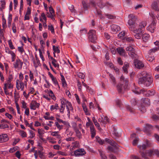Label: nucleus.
Masks as SVG:
<instances>
[{
	"instance_id": "obj_1",
	"label": "nucleus",
	"mask_w": 159,
	"mask_h": 159,
	"mask_svg": "<svg viewBox=\"0 0 159 159\" xmlns=\"http://www.w3.org/2000/svg\"><path fill=\"white\" fill-rule=\"evenodd\" d=\"M140 77L138 81L139 85L143 84L146 87H149L153 81V78L152 76L146 71H143L138 74Z\"/></svg>"
},
{
	"instance_id": "obj_2",
	"label": "nucleus",
	"mask_w": 159,
	"mask_h": 159,
	"mask_svg": "<svg viewBox=\"0 0 159 159\" xmlns=\"http://www.w3.org/2000/svg\"><path fill=\"white\" fill-rule=\"evenodd\" d=\"M128 17L129 19L128 20V24L130 30L134 31L135 32H137L139 31V30L137 29V24L136 21L137 18V16L133 14H130L128 15Z\"/></svg>"
},
{
	"instance_id": "obj_3",
	"label": "nucleus",
	"mask_w": 159,
	"mask_h": 159,
	"mask_svg": "<svg viewBox=\"0 0 159 159\" xmlns=\"http://www.w3.org/2000/svg\"><path fill=\"white\" fill-rule=\"evenodd\" d=\"M132 91L134 93L138 94L143 93L144 95L147 97L153 96L155 93V91L153 89L146 91L143 89L140 90L139 88H135V89H133Z\"/></svg>"
},
{
	"instance_id": "obj_4",
	"label": "nucleus",
	"mask_w": 159,
	"mask_h": 159,
	"mask_svg": "<svg viewBox=\"0 0 159 159\" xmlns=\"http://www.w3.org/2000/svg\"><path fill=\"white\" fill-rule=\"evenodd\" d=\"M105 0H96V2L93 0L91 1V3L93 5H95L96 2L98 6L100 8H102L105 6L107 7L108 8L113 7L112 4L109 2H107L106 3Z\"/></svg>"
},
{
	"instance_id": "obj_5",
	"label": "nucleus",
	"mask_w": 159,
	"mask_h": 159,
	"mask_svg": "<svg viewBox=\"0 0 159 159\" xmlns=\"http://www.w3.org/2000/svg\"><path fill=\"white\" fill-rule=\"evenodd\" d=\"M105 141L109 143L112 146L108 147L107 149L109 151L113 152L114 151L115 148H118V145L112 139L106 138Z\"/></svg>"
},
{
	"instance_id": "obj_6",
	"label": "nucleus",
	"mask_w": 159,
	"mask_h": 159,
	"mask_svg": "<svg viewBox=\"0 0 159 159\" xmlns=\"http://www.w3.org/2000/svg\"><path fill=\"white\" fill-rule=\"evenodd\" d=\"M88 37L89 41L94 43L97 39L96 31L94 30H91L88 32Z\"/></svg>"
},
{
	"instance_id": "obj_7",
	"label": "nucleus",
	"mask_w": 159,
	"mask_h": 159,
	"mask_svg": "<svg viewBox=\"0 0 159 159\" xmlns=\"http://www.w3.org/2000/svg\"><path fill=\"white\" fill-rule=\"evenodd\" d=\"M23 65V61L18 57H17L13 64L14 68L19 70L21 69Z\"/></svg>"
},
{
	"instance_id": "obj_8",
	"label": "nucleus",
	"mask_w": 159,
	"mask_h": 159,
	"mask_svg": "<svg viewBox=\"0 0 159 159\" xmlns=\"http://www.w3.org/2000/svg\"><path fill=\"white\" fill-rule=\"evenodd\" d=\"M16 87L18 90L21 89V91L24 90L25 87H27V83L26 81H23L17 82L16 81Z\"/></svg>"
},
{
	"instance_id": "obj_9",
	"label": "nucleus",
	"mask_w": 159,
	"mask_h": 159,
	"mask_svg": "<svg viewBox=\"0 0 159 159\" xmlns=\"http://www.w3.org/2000/svg\"><path fill=\"white\" fill-rule=\"evenodd\" d=\"M126 51H129V55L132 58L135 57L136 54L134 49L132 47L129 46L126 48Z\"/></svg>"
},
{
	"instance_id": "obj_10",
	"label": "nucleus",
	"mask_w": 159,
	"mask_h": 159,
	"mask_svg": "<svg viewBox=\"0 0 159 159\" xmlns=\"http://www.w3.org/2000/svg\"><path fill=\"white\" fill-rule=\"evenodd\" d=\"M86 153L85 150L82 148H78L74 151V154L75 157L83 156Z\"/></svg>"
},
{
	"instance_id": "obj_11",
	"label": "nucleus",
	"mask_w": 159,
	"mask_h": 159,
	"mask_svg": "<svg viewBox=\"0 0 159 159\" xmlns=\"http://www.w3.org/2000/svg\"><path fill=\"white\" fill-rule=\"evenodd\" d=\"M153 151L151 150L146 151L145 153L140 151V154L143 158L148 159L147 156H151L153 154Z\"/></svg>"
},
{
	"instance_id": "obj_12",
	"label": "nucleus",
	"mask_w": 159,
	"mask_h": 159,
	"mask_svg": "<svg viewBox=\"0 0 159 159\" xmlns=\"http://www.w3.org/2000/svg\"><path fill=\"white\" fill-rule=\"evenodd\" d=\"M40 106V103H37L35 100H32L30 104V109L34 110H36L37 108L39 109Z\"/></svg>"
},
{
	"instance_id": "obj_13",
	"label": "nucleus",
	"mask_w": 159,
	"mask_h": 159,
	"mask_svg": "<svg viewBox=\"0 0 159 159\" xmlns=\"http://www.w3.org/2000/svg\"><path fill=\"white\" fill-rule=\"evenodd\" d=\"M134 64L135 67L141 69L144 67V65L143 62L138 59L134 61Z\"/></svg>"
},
{
	"instance_id": "obj_14",
	"label": "nucleus",
	"mask_w": 159,
	"mask_h": 159,
	"mask_svg": "<svg viewBox=\"0 0 159 159\" xmlns=\"http://www.w3.org/2000/svg\"><path fill=\"white\" fill-rule=\"evenodd\" d=\"M13 88V85L10 83L7 82L4 84L3 89L4 92L8 90H11Z\"/></svg>"
},
{
	"instance_id": "obj_15",
	"label": "nucleus",
	"mask_w": 159,
	"mask_h": 159,
	"mask_svg": "<svg viewBox=\"0 0 159 159\" xmlns=\"http://www.w3.org/2000/svg\"><path fill=\"white\" fill-rule=\"evenodd\" d=\"M156 22L153 20L151 24L147 27V30L152 33L154 32Z\"/></svg>"
},
{
	"instance_id": "obj_16",
	"label": "nucleus",
	"mask_w": 159,
	"mask_h": 159,
	"mask_svg": "<svg viewBox=\"0 0 159 159\" xmlns=\"http://www.w3.org/2000/svg\"><path fill=\"white\" fill-rule=\"evenodd\" d=\"M109 119L107 116H105L102 115L100 116V117L98 119V122L102 123L103 124H105L108 122Z\"/></svg>"
},
{
	"instance_id": "obj_17",
	"label": "nucleus",
	"mask_w": 159,
	"mask_h": 159,
	"mask_svg": "<svg viewBox=\"0 0 159 159\" xmlns=\"http://www.w3.org/2000/svg\"><path fill=\"white\" fill-rule=\"evenodd\" d=\"M111 32L114 34H116L120 29V27L116 25H111Z\"/></svg>"
},
{
	"instance_id": "obj_18",
	"label": "nucleus",
	"mask_w": 159,
	"mask_h": 159,
	"mask_svg": "<svg viewBox=\"0 0 159 159\" xmlns=\"http://www.w3.org/2000/svg\"><path fill=\"white\" fill-rule=\"evenodd\" d=\"M116 50L120 55L123 56L125 57L127 56V55L125 53V50L123 48L121 47L118 48L116 49Z\"/></svg>"
},
{
	"instance_id": "obj_19",
	"label": "nucleus",
	"mask_w": 159,
	"mask_h": 159,
	"mask_svg": "<svg viewBox=\"0 0 159 159\" xmlns=\"http://www.w3.org/2000/svg\"><path fill=\"white\" fill-rule=\"evenodd\" d=\"M66 108L67 109L68 112L67 115L69 116L70 114V111H72L73 110V107L72 106V104L69 101L67 102L66 105Z\"/></svg>"
},
{
	"instance_id": "obj_20",
	"label": "nucleus",
	"mask_w": 159,
	"mask_h": 159,
	"mask_svg": "<svg viewBox=\"0 0 159 159\" xmlns=\"http://www.w3.org/2000/svg\"><path fill=\"white\" fill-rule=\"evenodd\" d=\"M9 140L8 136L6 134H2L0 135V143L7 141Z\"/></svg>"
},
{
	"instance_id": "obj_21",
	"label": "nucleus",
	"mask_w": 159,
	"mask_h": 159,
	"mask_svg": "<svg viewBox=\"0 0 159 159\" xmlns=\"http://www.w3.org/2000/svg\"><path fill=\"white\" fill-rule=\"evenodd\" d=\"M152 8L157 11H159V1H154L151 5Z\"/></svg>"
},
{
	"instance_id": "obj_22",
	"label": "nucleus",
	"mask_w": 159,
	"mask_h": 159,
	"mask_svg": "<svg viewBox=\"0 0 159 159\" xmlns=\"http://www.w3.org/2000/svg\"><path fill=\"white\" fill-rule=\"evenodd\" d=\"M149 146V142L148 141H146L145 144H143L142 145H139L138 147L140 149L139 152H140V151L142 152V150L145 149Z\"/></svg>"
},
{
	"instance_id": "obj_23",
	"label": "nucleus",
	"mask_w": 159,
	"mask_h": 159,
	"mask_svg": "<svg viewBox=\"0 0 159 159\" xmlns=\"http://www.w3.org/2000/svg\"><path fill=\"white\" fill-rule=\"evenodd\" d=\"M91 137L93 138L96 135V130L93 125H92L90 127Z\"/></svg>"
},
{
	"instance_id": "obj_24",
	"label": "nucleus",
	"mask_w": 159,
	"mask_h": 159,
	"mask_svg": "<svg viewBox=\"0 0 159 159\" xmlns=\"http://www.w3.org/2000/svg\"><path fill=\"white\" fill-rule=\"evenodd\" d=\"M32 61L34 63V66L35 67L37 68L39 66H41L40 61L39 60H35L33 56H32Z\"/></svg>"
},
{
	"instance_id": "obj_25",
	"label": "nucleus",
	"mask_w": 159,
	"mask_h": 159,
	"mask_svg": "<svg viewBox=\"0 0 159 159\" xmlns=\"http://www.w3.org/2000/svg\"><path fill=\"white\" fill-rule=\"evenodd\" d=\"M48 75L51 78L52 81L53 83L55 85H58V82L56 78L54 77L53 75L50 72H48Z\"/></svg>"
},
{
	"instance_id": "obj_26",
	"label": "nucleus",
	"mask_w": 159,
	"mask_h": 159,
	"mask_svg": "<svg viewBox=\"0 0 159 159\" xmlns=\"http://www.w3.org/2000/svg\"><path fill=\"white\" fill-rule=\"evenodd\" d=\"M146 25V23L143 21H142L139 23L138 25H137V29H139L142 31V29L144 28Z\"/></svg>"
},
{
	"instance_id": "obj_27",
	"label": "nucleus",
	"mask_w": 159,
	"mask_h": 159,
	"mask_svg": "<svg viewBox=\"0 0 159 159\" xmlns=\"http://www.w3.org/2000/svg\"><path fill=\"white\" fill-rule=\"evenodd\" d=\"M139 31H138L137 32H135L134 31H133L134 33H135L134 35L135 37L138 39H139L141 38L142 36V31L141 30H139V29H138Z\"/></svg>"
},
{
	"instance_id": "obj_28",
	"label": "nucleus",
	"mask_w": 159,
	"mask_h": 159,
	"mask_svg": "<svg viewBox=\"0 0 159 159\" xmlns=\"http://www.w3.org/2000/svg\"><path fill=\"white\" fill-rule=\"evenodd\" d=\"M51 60L52 61V63L55 67L59 68V64L57 63V61L54 58L52 57H50Z\"/></svg>"
},
{
	"instance_id": "obj_29",
	"label": "nucleus",
	"mask_w": 159,
	"mask_h": 159,
	"mask_svg": "<svg viewBox=\"0 0 159 159\" xmlns=\"http://www.w3.org/2000/svg\"><path fill=\"white\" fill-rule=\"evenodd\" d=\"M153 129V126L149 124H147L145 128L144 131L146 132H149Z\"/></svg>"
},
{
	"instance_id": "obj_30",
	"label": "nucleus",
	"mask_w": 159,
	"mask_h": 159,
	"mask_svg": "<svg viewBox=\"0 0 159 159\" xmlns=\"http://www.w3.org/2000/svg\"><path fill=\"white\" fill-rule=\"evenodd\" d=\"M6 2L4 0H1L0 1V10L2 11L3 10L6 8Z\"/></svg>"
},
{
	"instance_id": "obj_31",
	"label": "nucleus",
	"mask_w": 159,
	"mask_h": 159,
	"mask_svg": "<svg viewBox=\"0 0 159 159\" xmlns=\"http://www.w3.org/2000/svg\"><path fill=\"white\" fill-rule=\"evenodd\" d=\"M129 66L128 63L127 62H125L124 65L122 67L124 72L127 73L128 72V69Z\"/></svg>"
},
{
	"instance_id": "obj_32",
	"label": "nucleus",
	"mask_w": 159,
	"mask_h": 159,
	"mask_svg": "<svg viewBox=\"0 0 159 159\" xmlns=\"http://www.w3.org/2000/svg\"><path fill=\"white\" fill-rule=\"evenodd\" d=\"M142 101L145 106H149L150 104V100L148 98L143 99Z\"/></svg>"
},
{
	"instance_id": "obj_33",
	"label": "nucleus",
	"mask_w": 159,
	"mask_h": 159,
	"mask_svg": "<svg viewBox=\"0 0 159 159\" xmlns=\"http://www.w3.org/2000/svg\"><path fill=\"white\" fill-rule=\"evenodd\" d=\"M109 76L110 78V80L111 83L114 85L116 84V81L115 77L111 74H110Z\"/></svg>"
},
{
	"instance_id": "obj_34",
	"label": "nucleus",
	"mask_w": 159,
	"mask_h": 159,
	"mask_svg": "<svg viewBox=\"0 0 159 159\" xmlns=\"http://www.w3.org/2000/svg\"><path fill=\"white\" fill-rule=\"evenodd\" d=\"M51 134L53 136L56 137L58 139H60L61 138V135L59 134V132L58 131L53 132Z\"/></svg>"
},
{
	"instance_id": "obj_35",
	"label": "nucleus",
	"mask_w": 159,
	"mask_h": 159,
	"mask_svg": "<svg viewBox=\"0 0 159 159\" xmlns=\"http://www.w3.org/2000/svg\"><path fill=\"white\" fill-rule=\"evenodd\" d=\"M82 107L84 112L85 113L86 115H90V113L89 112L87 106L84 102L82 104Z\"/></svg>"
},
{
	"instance_id": "obj_36",
	"label": "nucleus",
	"mask_w": 159,
	"mask_h": 159,
	"mask_svg": "<svg viewBox=\"0 0 159 159\" xmlns=\"http://www.w3.org/2000/svg\"><path fill=\"white\" fill-rule=\"evenodd\" d=\"M40 20L42 22H43V20L45 22H46L47 18L45 15L44 13L43 12L41 13V16L39 17Z\"/></svg>"
},
{
	"instance_id": "obj_37",
	"label": "nucleus",
	"mask_w": 159,
	"mask_h": 159,
	"mask_svg": "<svg viewBox=\"0 0 159 159\" xmlns=\"http://www.w3.org/2000/svg\"><path fill=\"white\" fill-rule=\"evenodd\" d=\"M14 97L15 102H18L19 101V98H20V96L19 93H16V91H15L14 93Z\"/></svg>"
},
{
	"instance_id": "obj_38",
	"label": "nucleus",
	"mask_w": 159,
	"mask_h": 159,
	"mask_svg": "<svg viewBox=\"0 0 159 159\" xmlns=\"http://www.w3.org/2000/svg\"><path fill=\"white\" fill-rule=\"evenodd\" d=\"M83 85L87 89V91H89L91 93H93V90L88 86L85 83H84L83 81L82 82Z\"/></svg>"
},
{
	"instance_id": "obj_39",
	"label": "nucleus",
	"mask_w": 159,
	"mask_h": 159,
	"mask_svg": "<svg viewBox=\"0 0 159 159\" xmlns=\"http://www.w3.org/2000/svg\"><path fill=\"white\" fill-rule=\"evenodd\" d=\"M149 35L146 33L142 35V39L144 42L147 41L149 38Z\"/></svg>"
},
{
	"instance_id": "obj_40",
	"label": "nucleus",
	"mask_w": 159,
	"mask_h": 159,
	"mask_svg": "<svg viewBox=\"0 0 159 159\" xmlns=\"http://www.w3.org/2000/svg\"><path fill=\"white\" fill-rule=\"evenodd\" d=\"M112 134L113 137L115 139L117 137H119L120 136L119 134L117 132L115 128L114 129V130L113 131Z\"/></svg>"
},
{
	"instance_id": "obj_41",
	"label": "nucleus",
	"mask_w": 159,
	"mask_h": 159,
	"mask_svg": "<svg viewBox=\"0 0 159 159\" xmlns=\"http://www.w3.org/2000/svg\"><path fill=\"white\" fill-rule=\"evenodd\" d=\"M12 29L13 31V32L14 33H16V24L15 22V20L14 22L12 23Z\"/></svg>"
},
{
	"instance_id": "obj_42",
	"label": "nucleus",
	"mask_w": 159,
	"mask_h": 159,
	"mask_svg": "<svg viewBox=\"0 0 159 159\" xmlns=\"http://www.w3.org/2000/svg\"><path fill=\"white\" fill-rule=\"evenodd\" d=\"M24 75L22 72H20V73L19 75V79L17 80L16 81L19 82L23 81L24 79Z\"/></svg>"
},
{
	"instance_id": "obj_43",
	"label": "nucleus",
	"mask_w": 159,
	"mask_h": 159,
	"mask_svg": "<svg viewBox=\"0 0 159 159\" xmlns=\"http://www.w3.org/2000/svg\"><path fill=\"white\" fill-rule=\"evenodd\" d=\"M2 27L3 28L5 29L7 27V25L6 20L4 17H2Z\"/></svg>"
},
{
	"instance_id": "obj_44",
	"label": "nucleus",
	"mask_w": 159,
	"mask_h": 159,
	"mask_svg": "<svg viewBox=\"0 0 159 159\" xmlns=\"http://www.w3.org/2000/svg\"><path fill=\"white\" fill-rule=\"evenodd\" d=\"M124 88L123 84H118L117 86L118 91L119 93H121Z\"/></svg>"
},
{
	"instance_id": "obj_45",
	"label": "nucleus",
	"mask_w": 159,
	"mask_h": 159,
	"mask_svg": "<svg viewBox=\"0 0 159 159\" xmlns=\"http://www.w3.org/2000/svg\"><path fill=\"white\" fill-rule=\"evenodd\" d=\"M120 80L122 82L124 83L125 85L126 84L128 81V80L126 78L125 79L123 75L121 76Z\"/></svg>"
},
{
	"instance_id": "obj_46",
	"label": "nucleus",
	"mask_w": 159,
	"mask_h": 159,
	"mask_svg": "<svg viewBox=\"0 0 159 159\" xmlns=\"http://www.w3.org/2000/svg\"><path fill=\"white\" fill-rule=\"evenodd\" d=\"M55 125L56 126L57 129L60 130L63 128V126L62 125H60V123L57 121L55 123Z\"/></svg>"
},
{
	"instance_id": "obj_47",
	"label": "nucleus",
	"mask_w": 159,
	"mask_h": 159,
	"mask_svg": "<svg viewBox=\"0 0 159 159\" xmlns=\"http://www.w3.org/2000/svg\"><path fill=\"white\" fill-rule=\"evenodd\" d=\"M74 130L76 133V136L77 137L79 138H81V132L79 130V129L77 128H75Z\"/></svg>"
},
{
	"instance_id": "obj_48",
	"label": "nucleus",
	"mask_w": 159,
	"mask_h": 159,
	"mask_svg": "<svg viewBox=\"0 0 159 159\" xmlns=\"http://www.w3.org/2000/svg\"><path fill=\"white\" fill-rule=\"evenodd\" d=\"M49 96L51 97L54 100H55L56 99V98L55 96V95L52 90H49V92L48 93Z\"/></svg>"
},
{
	"instance_id": "obj_49",
	"label": "nucleus",
	"mask_w": 159,
	"mask_h": 159,
	"mask_svg": "<svg viewBox=\"0 0 159 159\" xmlns=\"http://www.w3.org/2000/svg\"><path fill=\"white\" fill-rule=\"evenodd\" d=\"M59 108V107L58 106V104L57 103H56L54 105H52L50 107V110L52 111L54 109H57Z\"/></svg>"
},
{
	"instance_id": "obj_50",
	"label": "nucleus",
	"mask_w": 159,
	"mask_h": 159,
	"mask_svg": "<svg viewBox=\"0 0 159 159\" xmlns=\"http://www.w3.org/2000/svg\"><path fill=\"white\" fill-rule=\"evenodd\" d=\"M52 49L54 52L59 53L60 52V51L58 48V47L55 46L54 45L52 46Z\"/></svg>"
},
{
	"instance_id": "obj_51",
	"label": "nucleus",
	"mask_w": 159,
	"mask_h": 159,
	"mask_svg": "<svg viewBox=\"0 0 159 159\" xmlns=\"http://www.w3.org/2000/svg\"><path fill=\"white\" fill-rule=\"evenodd\" d=\"M99 152L102 159H107V157L106 156L105 154L103 153V152L101 150H99Z\"/></svg>"
},
{
	"instance_id": "obj_52",
	"label": "nucleus",
	"mask_w": 159,
	"mask_h": 159,
	"mask_svg": "<svg viewBox=\"0 0 159 159\" xmlns=\"http://www.w3.org/2000/svg\"><path fill=\"white\" fill-rule=\"evenodd\" d=\"M39 157L41 159H45V157L44 154V153L43 152H41L39 150Z\"/></svg>"
},
{
	"instance_id": "obj_53",
	"label": "nucleus",
	"mask_w": 159,
	"mask_h": 159,
	"mask_svg": "<svg viewBox=\"0 0 159 159\" xmlns=\"http://www.w3.org/2000/svg\"><path fill=\"white\" fill-rule=\"evenodd\" d=\"M146 60L150 62H152L154 60V58L153 57L150 56H146Z\"/></svg>"
},
{
	"instance_id": "obj_54",
	"label": "nucleus",
	"mask_w": 159,
	"mask_h": 159,
	"mask_svg": "<svg viewBox=\"0 0 159 159\" xmlns=\"http://www.w3.org/2000/svg\"><path fill=\"white\" fill-rule=\"evenodd\" d=\"M8 44L9 45V47L11 49H14L15 48L13 45L12 43L11 40H8Z\"/></svg>"
},
{
	"instance_id": "obj_55",
	"label": "nucleus",
	"mask_w": 159,
	"mask_h": 159,
	"mask_svg": "<svg viewBox=\"0 0 159 159\" xmlns=\"http://www.w3.org/2000/svg\"><path fill=\"white\" fill-rule=\"evenodd\" d=\"M125 32L124 31L121 32L118 35V37L121 39L123 38L124 36H125Z\"/></svg>"
},
{
	"instance_id": "obj_56",
	"label": "nucleus",
	"mask_w": 159,
	"mask_h": 159,
	"mask_svg": "<svg viewBox=\"0 0 159 159\" xmlns=\"http://www.w3.org/2000/svg\"><path fill=\"white\" fill-rule=\"evenodd\" d=\"M29 77H30V81H32L34 80V74L31 70L30 71L29 74Z\"/></svg>"
},
{
	"instance_id": "obj_57",
	"label": "nucleus",
	"mask_w": 159,
	"mask_h": 159,
	"mask_svg": "<svg viewBox=\"0 0 159 159\" xmlns=\"http://www.w3.org/2000/svg\"><path fill=\"white\" fill-rule=\"evenodd\" d=\"M45 80V82L46 83V84H44V87L47 88H49L51 85V84L48 81L46 80Z\"/></svg>"
},
{
	"instance_id": "obj_58",
	"label": "nucleus",
	"mask_w": 159,
	"mask_h": 159,
	"mask_svg": "<svg viewBox=\"0 0 159 159\" xmlns=\"http://www.w3.org/2000/svg\"><path fill=\"white\" fill-rule=\"evenodd\" d=\"M21 103L22 104V108L24 109H25L27 108V103L23 100H22L21 102Z\"/></svg>"
},
{
	"instance_id": "obj_59",
	"label": "nucleus",
	"mask_w": 159,
	"mask_h": 159,
	"mask_svg": "<svg viewBox=\"0 0 159 159\" xmlns=\"http://www.w3.org/2000/svg\"><path fill=\"white\" fill-rule=\"evenodd\" d=\"M18 50V51L22 54L23 52H25V51L23 48V47L22 46L21 47H18L17 48Z\"/></svg>"
},
{
	"instance_id": "obj_60",
	"label": "nucleus",
	"mask_w": 159,
	"mask_h": 159,
	"mask_svg": "<svg viewBox=\"0 0 159 159\" xmlns=\"http://www.w3.org/2000/svg\"><path fill=\"white\" fill-rule=\"evenodd\" d=\"M78 77L81 79H84L85 77V75L83 73L79 72L78 74Z\"/></svg>"
},
{
	"instance_id": "obj_61",
	"label": "nucleus",
	"mask_w": 159,
	"mask_h": 159,
	"mask_svg": "<svg viewBox=\"0 0 159 159\" xmlns=\"http://www.w3.org/2000/svg\"><path fill=\"white\" fill-rule=\"evenodd\" d=\"M48 29L51 31V33L53 34H54V30L53 26L52 25L48 26Z\"/></svg>"
},
{
	"instance_id": "obj_62",
	"label": "nucleus",
	"mask_w": 159,
	"mask_h": 159,
	"mask_svg": "<svg viewBox=\"0 0 159 159\" xmlns=\"http://www.w3.org/2000/svg\"><path fill=\"white\" fill-rule=\"evenodd\" d=\"M49 10L50 14H51L52 15L55 16V14L54 10L51 6H50L49 7Z\"/></svg>"
},
{
	"instance_id": "obj_63",
	"label": "nucleus",
	"mask_w": 159,
	"mask_h": 159,
	"mask_svg": "<svg viewBox=\"0 0 159 159\" xmlns=\"http://www.w3.org/2000/svg\"><path fill=\"white\" fill-rule=\"evenodd\" d=\"M97 16L99 17V18L101 19H102L103 17L102 16L101 12L100 11H98L97 10L96 11V13Z\"/></svg>"
},
{
	"instance_id": "obj_64",
	"label": "nucleus",
	"mask_w": 159,
	"mask_h": 159,
	"mask_svg": "<svg viewBox=\"0 0 159 159\" xmlns=\"http://www.w3.org/2000/svg\"><path fill=\"white\" fill-rule=\"evenodd\" d=\"M116 104L118 107H121L122 104L121 103V101L119 99H116Z\"/></svg>"
}]
</instances>
